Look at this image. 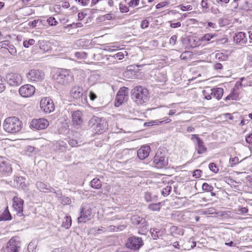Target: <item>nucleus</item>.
<instances>
[{
    "mask_svg": "<svg viewBox=\"0 0 252 252\" xmlns=\"http://www.w3.org/2000/svg\"><path fill=\"white\" fill-rule=\"evenodd\" d=\"M102 63L105 64H113L115 63L114 58L112 55H105L104 60Z\"/></svg>",
    "mask_w": 252,
    "mask_h": 252,
    "instance_id": "58836bf2",
    "label": "nucleus"
},
{
    "mask_svg": "<svg viewBox=\"0 0 252 252\" xmlns=\"http://www.w3.org/2000/svg\"><path fill=\"white\" fill-rule=\"evenodd\" d=\"M40 106L41 109L46 113H50L55 109L53 101L49 97L42 98L40 100Z\"/></svg>",
    "mask_w": 252,
    "mask_h": 252,
    "instance_id": "9b49d317",
    "label": "nucleus"
},
{
    "mask_svg": "<svg viewBox=\"0 0 252 252\" xmlns=\"http://www.w3.org/2000/svg\"><path fill=\"white\" fill-rule=\"evenodd\" d=\"M24 200L19 197L14 196L13 198V207L16 212L18 216L21 217L23 215Z\"/></svg>",
    "mask_w": 252,
    "mask_h": 252,
    "instance_id": "a211bd4d",
    "label": "nucleus"
},
{
    "mask_svg": "<svg viewBox=\"0 0 252 252\" xmlns=\"http://www.w3.org/2000/svg\"><path fill=\"white\" fill-rule=\"evenodd\" d=\"M202 171L200 169L195 170L192 174V176L195 178H199L201 176Z\"/></svg>",
    "mask_w": 252,
    "mask_h": 252,
    "instance_id": "e2e57ef3",
    "label": "nucleus"
},
{
    "mask_svg": "<svg viewBox=\"0 0 252 252\" xmlns=\"http://www.w3.org/2000/svg\"><path fill=\"white\" fill-rule=\"evenodd\" d=\"M19 92L22 96L29 97L34 94L35 88L32 85L26 84L20 88Z\"/></svg>",
    "mask_w": 252,
    "mask_h": 252,
    "instance_id": "f3484780",
    "label": "nucleus"
},
{
    "mask_svg": "<svg viewBox=\"0 0 252 252\" xmlns=\"http://www.w3.org/2000/svg\"><path fill=\"white\" fill-rule=\"evenodd\" d=\"M128 94V88L126 87L121 88L117 93L115 101V105L116 107H119L126 100Z\"/></svg>",
    "mask_w": 252,
    "mask_h": 252,
    "instance_id": "ddd939ff",
    "label": "nucleus"
},
{
    "mask_svg": "<svg viewBox=\"0 0 252 252\" xmlns=\"http://www.w3.org/2000/svg\"><path fill=\"white\" fill-rule=\"evenodd\" d=\"M200 5L203 13H206L210 12L211 5L208 0H202Z\"/></svg>",
    "mask_w": 252,
    "mask_h": 252,
    "instance_id": "bb28decb",
    "label": "nucleus"
},
{
    "mask_svg": "<svg viewBox=\"0 0 252 252\" xmlns=\"http://www.w3.org/2000/svg\"><path fill=\"white\" fill-rule=\"evenodd\" d=\"M6 50H7L9 53L12 55H15L17 53V50L15 46L10 42H9V43L8 44Z\"/></svg>",
    "mask_w": 252,
    "mask_h": 252,
    "instance_id": "c03bdc74",
    "label": "nucleus"
},
{
    "mask_svg": "<svg viewBox=\"0 0 252 252\" xmlns=\"http://www.w3.org/2000/svg\"><path fill=\"white\" fill-rule=\"evenodd\" d=\"M131 221L133 224L138 225L139 227L144 228L147 226V221L143 218L138 216H133L131 217Z\"/></svg>",
    "mask_w": 252,
    "mask_h": 252,
    "instance_id": "5701e85b",
    "label": "nucleus"
},
{
    "mask_svg": "<svg viewBox=\"0 0 252 252\" xmlns=\"http://www.w3.org/2000/svg\"><path fill=\"white\" fill-rule=\"evenodd\" d=\"M191 140L194 144L195 149L198 154H203L207 151V148L205 146L203 140L197 134L191 135Z\"/></svg>",
    "mask_w": 252,
    "mask_h": 252,
    "instance_id": "6e6552de",
    "label": "nucleus"
},
{
    "mask_svg": "<svg viewBox=\"0 0 252 252\" xmlns=\"http://www.w3.org/2000/svg\"><path fill=\"white\" fill-rule=\"evenodd\" d=\"M70 94L75 99H77L81 97L82 99L83 98L85 100L87 99L86 93L83 92V88L78 85H75L72 88L70 91Z\"/></svg>",
    "mask_w": 252,
    "mask_h": 252,
    "instance_id": "2eb2a0df",
    "label": "nucleus"
},
{
    "mask_svg": "<svg viewBox=\"0 0 252 252\" xmlns=\"http://www.w3.org/2000/svg\"><path fill=\"white\" fill-rule=\"evenodd\" d=\"M90 186L94 189H99L102 186L101 182L98 178H94L90 182Z\"/></svg>",
    "mask_w": 252,
    "mask_h": 252,
    "instance_id": "c756f323",
    "label": "nucleus"
},
{
    "mask_svg": "<svg viewBox=\"0 0 252 252\" xmlns=\"http://www.w3.org/2000/svg\"><path fill=\"white\" fill-rule=\"evenodd\" d=\"M247 37L244 32H237L233 36V41L236 44L243 45L247 43Z\"/></svg>",
    "mask_w": 252,
    "mask_h": 252,
    "instance_id": "aec40b11",
    "label": "nucleus"
},
{
    "mask_svg": "<svg viewBox=\"0 0 252 252\" xmlns=\"http://www.w3.org/2000/svg\"><path fill=\"white\" fill-rule=\"evenodd\" d=\"M151 151L149 146H143L137 151V156L141 160H143L147 158Z\"/></svg>",
    "mask_w": 252,
    "mask_h": 252,
    "instance_id": "4be33fe9",
    "label": "nucleus"
},
{
    "mask_svg": "<svg viewBox=\"0 0 252 252\" xmlns=\"http://www.w3.org/2000/svg\"><path fill=\"white\" fill-rule=\"evenodd\" d=\"M56 82L61 85L67 86L74 81L73 74L71 71L67 69H60L53 75Z\"/></svg>",
    "mask_w": 252,
    "mask_h": 252,
    "instance_id": "f257e3e1",
    "label": "nucleus"
},
{
    "mask_svg": "<svg viewBox=\"0 0 252 252\" xmlns=\"http://www.w3.org/2000/svg\"><path fill=\"white\" fill-rule=\"evenodd\" d=\"M213 97L220 100L223 94V90L220 88H214L212 89Z\"/></svg>",
    "mask_w": 252,
    "mask_h": 252,
    "instance_id": "393cba45",
    "label": "nucleus"
},
{
    "mask_svg": "<svg viewBox=\"0 0 252 252\" xmlns=\"http://www.w3.org/2000/svg\"><path fill=\"white\" fill-rule=\"evenodd\" d=\"M216 33H208L204 34L200 38V41L202 42L209 41L211 39H214L217 37Z\"/></svg>",
    "mask_w": 252,
    "mask_h": 252,
    "instance_id": "cd10ccee",
    "label": "nucleus"
},
{
    "mask_svg": "<svg viewBox=\"0 0 252 252\" xmlns=\"http://www.w3.org/2000/svg\"><path fill=\"white\" fill-rule=\"evenodd\" d=\"M170 232L172 235H183L184 234L183 229L176 226H171Z\"/></svg>",
    "mask_w": 252,
    "mask_h": 252,
    "instance_id": "7c9ffc66",
    "label": "nucleus"
},
{
    "mask_svg": "<svg viewBox=\"0 0 252 252\" xmlns=\"http://www.w3.org/2000/svg\"><path fill=\"white\" fill-rule=\"evenodd\" d=\"M104 56H105V55H103V54H100V53L94 54L92 56V59L94 61H103Z\"/></svg>",
    "mask_w": 252,
    "mask_h": 252,
    "instance_id": "09e8293b",
    "label": "nucleus"
},
{
    "mask_svg": "<svg viewBox=\"0 0 252 252\" xmlns=\"http://www.w3.org/2000/svg\"><path fill=\"white\" fill-rule=\"evenodd\" d=\"M127 55V52L126 51L120 52L117 54L112 55L115 61V63H117L118 60H121L124 58L125 55Z\"/></svg>",
    "mask_w": 252,
    "mask_h": 252,
    "instance_id": "2f4dec72",
    "label": "nucleus"
},
{
    "mask_svg": "<svg viewBox=\"0 0 252 252\" xmlns=\"http://www.w3.org/2000/svg\"><path fill=\"white\" fill-rule=\"evenodd\" d=\"M216 58L219 61H225L227 58V56L222 53H218L216 54Z\"/></svg>",
    "mask_w": 252,
    "mask_h": 252,
    "instance_id": "4d7b16f0",
    "label": "nucleus"
},
{
    "mask_svg": "<svg viewBox=\"0 0 252 252\" xmlns=\"http://www.w3.org/2000/svg\"><path fill=\"white\" fill-rule=\"evenodd\" d=\"M191 54L190 52L186 51L183 52L180 56L181 60H186L190 57Z\"/></svg>",
    "mask_w": 252,
    "mask_h": 252,
    "instance_id": "13d9d810",
    "label": "nucleus"
},
{
    "mask_svg": "<svg viewBox=\"0 0 252 252\" xmlns=\"http://www.w3.org/2000/svg\"><path fill=\"white\" fill-rule=\"evenodd\" d=\"M21 248V243L19 237L14 236L12 237L7 243L4 252H19Z\"/></svg>",
    "mask_w": 252,
    "mask_h": 252,
    "instance_id": "423d86ee",
    "label": "nucleus"
},
{
    "mask_svg": "<svg viewBox=\"0 0 252 252\" xmlns=\"http://www.w3.org/2000/svg\"><path fill=\"white\" fill-rule=\"evenodd\" d=\"M37 242L36 240L32 241L28 245V250L29 252H35Z\"/></svg>",
    "mask_w": 252,
    "mask_h": 252,
    "instance_id": "e433bc0d",
    "label": "nucleus"
},
{
    "mask_svg": "<svg viewBox=\"0 0 252 252\" xmlns=\"http://www.w3.org/2000/svg\"><path fill=\"white\" fill-rule=\"evenodd\" d=\"M7 83L11 86H17L22 83V78L20 74L16 73H9L6 75Z\"/></svg>",
    "mask_w": 252,
    "mask_h": 252,
    "instance_id": "4468645a",
    "label": "nucleus"
},
{
    "mask_svg": "<svg viewBox=\"0 0 252 252\" xmlns=\"http://www.w3.org/2000/svg\"><path fill=\"white\" fill-rule=\"evenodd\" d=\"M89 125L93 131L97 134H101L108 128V123L103 118L93 116L89 122Z\"/></svg>",
    "mask_w": 252,
    "mask_h": 252,
    "instance_id": "7ed1b4c3",
    "label": "nucleus"
},
{
    "mask_svg": "<svg viewBox=\"0 0 252 252\" xmlns=\"http://www.w3.org/2000/svg\"><path fill=\"white\" fill-rule=\"evenodd\" d=\"M143 245V242L141 238L131 236L128 238L126 243V247L133 250H138Z\"/></svg>",
    "mask_w": 252,
    "mask_h": 252,
    "instance_id": "1a4fd4ad",
    "label": "nucleus"
},
{
    "mask_svg": "<svg viewBox=\"0 0 252 252\" xmlns=\"http://www.w3.org/2000/svg\"><path fill=\"white\" fill-rule=\"evenodd\" d=\"M18 179L21 181L19 185V188H21L23 190H26L27 189V184L26 183V179L22 176H19Z\"/></svg>",
    "mask_w": 252,
    "mask_h": 252,
    "instance_id": "a19ab883",
    "label": "nucleus"
},
{
    "mask_svg": "<svg viewBox=\"0 0 252 252\" xmlns=\"http://www.w3.org/2000/svg\"><path fill=\"white\" fill-rule=\"evenodd\" d=\"M139 0H130L128 2V5L131 7H134L139 4Z\"/></svg>",
    "mask_w": 252,
    "mask_h": 252,
    "instance_id": "69168bd1",
    "label": "nucleus"
},
{
    "mask_svg": "<svg viewBox=\"0 0 252 252\" xmlns=\"http://www.w3.org/2000/svg\"><path fill=\"white\" fill-rule=\"evenodd\" d=\"M172 190V187L171 186H167L166 187L163 188L161 191V194L164 196H168L171 192Z\"/></svg>",
    "mask_w": 252,
    "mask_h": 252,
    "instance_id": "de8ad7c7",
    "label": "nucleus"
},
{
    "mask_svg": "<svg viewBox=\"0 0 252 252\" xmlns=\"http://www.w3.org/2000/svg\"><path fill=\"white\" fill-rule=\"evenodd\" d=\"M61 203L63 205H69L71 203V199L67 196H63L60 199Z\"/></svg>",
    "mask_w": 252,
    "mask_h": 252,
    "instance_id": "49530a36",
    "label": "nucleus"
},
{
    "mask_svg": "<svg viewBox=\"0 0 252 252\" xmlns=\"http://www.w3.org/2000/svg\"><path fill=\"white\" fill-rule=\"evenodd\" d=\"M9 42H10L8 40H3L2 41H0V50H1L2 49H6L7 47L8 46Z\"/></svg>",
    "mask_w": 252,
    "mask_h": 252,
    "instance_id": "0e129e2a",
    "label": "nucleus"
},
{
    "mask_svg": "<svg viewBox=\"0 0 252 252\" xmlns=\"http://www.w3.org/2000/svg\"><path fill=\"white\" fill-rule=\"evenodd\" d=\"M71 116V122L73 126L76 128L81 127L83 122L82 112L79 110L73 111Z\"/></svg>",
    "mask_w": 252,
    "mask_h": 252,
    "instance_id": "dca6fc26",
    "label": "nucleus"
},
{
    "mask_svg": "<svg viewBox=\"0 0 252 252\" xmlns=\"http://www.w3.org/2000/svg\"><path fill=\"white\" fill-rule=\"evenodd\" d=\"M230 1V0H216V2L219 6H226Z\"/></svg>",
    "mask_w": 252,
    "mask_h": 252,
    "instance_id": "052dcab7",
    "label": "nucleus"
},
{
    "mask_svg": "<svg viewBox=\"0 0 252 252\" xmlns=\"http://www.w3.org/2000/svg\"><path fill=\"white\" fill-rule=\"evenodd\" d=\"M228 41V39L226 36L224 35L221 38H216L215 40L211 41V43L215 42L217 44H223L226 43Z\"/></svg>",
    "mask_w": 252,
    "mask_h": 252,
    "instance_id": "79ce46f5",
    "label": "nucleus"
},
{
    "mask_svg": "<svg viewBox=\"0 0 252 252\" xmlns=\"http://www.w3.org/2000/svg\"><path fill=\"white\" fill-rule=\"evenodd\" d=\"M93 218L92 210L88 205H83L81 207L80 216L77 219L78 222L85 223L91 220Z\"/></svg>",
    "mask_w": 252,
    "mask_h": 252,
    "instance_id": "39448f33",
    "label": "nucleus"
},
{
    "mask_svg": "<svg viewBox=\"0 0 252 252\" xmlns=\"http://www.w3.org/2000/svg\"><path fill=\"white\" fill-rule=\"evenodd\" d=\"M149 25V22L147 20H143L141 23V28L143 29H146L148 27Z\"/></svg>",
    "mask_w": 252,
    "mask_h": 252,
    "instance_id": "774afa93",
    "label": "nucleus"
},
{
    "mask_svg": "<svg viewBox=\"0 0 252 252\" xmlns=\"http://www.w3.org/2000/svg\"><path fill=\"white\" fill-rule=\"evenodd\" d=\"M49 125V122L45 119L33 120L31 122V126L37 130L43 129Z\"/></svg>",
    "mask_w": 252,
    "mask_h": 252,
    "instance_id": "6ab92c4d",
    "label": "nucleus"
},
{
    "mask_svg": "<svg viewBox=\"0 0 252 252\" xmlns=\"http://www.w3.org/2000/svg\"><path fill=\"white\" fill-rule=\"evenodd\" d=\"M202 93L205 98L207 100H210L213 97L212 89L203 90Z\"/></svg>",
    "mask_w": 252,
    "mask_h": 252,
    "instance_id": "4c0bfd02",
    "label": "nucleus"
},
{
    "mask_svg": "<svg viewBox=\"0 0 252 252\" xmlns=\"http://www.w3.org/2000/svg\"><path fill=\"white\" fill-rule=\"evenodd\" d=\"M161 202L150 204L148 205V209L152 211H159L161 207Z\"/></svg>",
    "mask_w": 252,
    "mask_h": 252,
    "instance_id": "c9c22d12",
    "label": "nucleus"
},
{
    "mask_svg": "<svg viewBox=\"0 0 252 252\" xmlns=\"http://www.w3.org/2000/svg\"><path fill=\"white\" fill-rule=\"evenodd\" d=\"M132 98L138 104L146 102L149 97L148 90L141 86L135 87L131 91Z\"/></svg>",
    "mask_w": 252,
    "mask_h": 252,
    "instance_id": "f03ea898",
    "label": "nucleus"
},
{
    "mask_svg": "<svg viewBox=\"0 0 252 252\" xmlns=\"http://www.w3.org/2000/svg\"><path fill=\"white\" fill-rule=\"evenodd\" d=\"M162 122H160L159 120H157L155 121H151L150 122H146L144 123V126H150L154 125H158L159 124L162 123Z\"/></svg>",
    "mask_w": 252,
    "mask_h": 252,
    "instance_id": "864d4df0",
    "label": "nucleus"
},
{
    "mask_svg": "<svg viewBox=\"0 0 252 252\" xmlns=\"http://www.w3.org/2000/svg\"><path fill=\"white\" fill-rule=\"evenodd\" d=\"M179 7L182 11H190L192 9V6L191 5H187L186 6L180 5Z\"/></svg>",
    "mask_w": 252,
    "mask_h": 252,
    "instance_id": "680f3d73",
    "label": "nucleus"
},
{
    "mask_svg": "<svg viewBox=\"0 0 252 252\" xmlns=\"http://www.w3.org/2000/svg\"><path fill=\"white\" fill-rule=\"evenodd\" d=\"M54 147L56 150L64 152L67 150V145L63 141H57L54 143Z\"/></svg>",
    "mask_w": 252,
    "mask_h": 252,
    "instance_id": "b1692460",
    "label": "nucleus"
},
{
    "mask_svg": "<svg viewBox=\"0 0 252 252\" xmlns=\"http://www.w3.org/2000/svg\"><path fill=\"white\" fill-rule=\"evenodd\" d=\"M153 162L155 166L158 168H162L168 164V158L165 153L158 150L154 159Z\"/></svg>",
    "mask_w": 252,
    "mask_h": 252,
    "instance_id": "0eeeda50",
    "label": "nucleus"
},
{
    "mask_svg": "<svg viewBox=\"0 0 252 252\" xmlns=\"http://www.w3.org/2000/svg\"><path fill=\"white\" fill-rule=\"evenodd\" d=\"M36 188L40 191L43 192H50L54 191V189L52 188L50 185L46 183L38 181L36 183Z\"/></svg>",
    "mask_w": 252,
    "mask_h": 252,
    "instance_id": "412c9836",
    "label": "nucleus"
},
{
    "mask_svg": "<svg viewBox=\"0 0 252 252\" xmlns=\"http://www.w3.org/2000/svg\"><path fill=\"white\" fill-rule=\"evenodd\" d=\"M5 88V80L1 75H0V93L3 92Z\"/></svg>",
    "mask_w": 252,
    "mask_h": 252,
    "instance_id": "8fccbe9b",
    "label": "nucleus"
},
{
    "mask_svg": "<svg viewBox=\"0 0 252 252\" xmlns=\"http://www.w3.org/2000/svg\"><path fill=\"white\" fill-rule=\"evenodd\" d=\"M155 196H153L152 193L149 192L145 193L144 198L147 202H150L154 200Z\"/></svg>",
    "mask_w": 252,
    "mask_h": 252,
    "instance_id": "5fc2aeb1",
    "label": "nucleus"
},
{
    "mask_svg": "<svg viewBox=\"0 0 252 252\" xmlns=\"http://www.w3.org/2000/svg\"><path fill=\"white\" fill-rule=\"evenodd\" d=\"M177 39V35H172L169 39V44L171 45H174L176 44Z\"/></svg>",
    "mask_w": 252,
    "mask_h": 252,
    "instance_id": "338daca9",
    "label": "nucleus"
},
{
    "mask_svg": "<svg viewBox=\"0 0 252 252\" xmlns=\"http://www.w3.org/2000/svg\"><path fill=\"white\" fill-rule=\"evenodd\" d=\"M239 99V94L235 91L234 89L231 93L225 97V100H237Z\"/></svg>",
    "mask_w": 252,
    "mask_h": 252,
    "instance_id": "72a5a7b5",
    "label": "nucleus"
},
{
    "mask_svg": "<svg viewBox=\"0 0 252 252\" xmlns=\"http://www.w3.org/2000/svg\"><path fill=\"white\" fill-rule=\"evenodd\" d=\"M199 212L200 215H212L216 213V210L213 207H211L205 210H201Z\"/></svg>",
    "mask_w": 252,
    "mask_h": 252,
    "instance_id": "f704fd0d",
    "label": "nucleus"
},
{
    "mask_svg": "<svg viewBox=\"0 0 252 252\" xmlns=\"http://www.w3.org/2000/svg\"><path fill=\"white\" fill-rule=\"evenodd\" d=\"M12 172L11 165L7 160L0 159V177H5L10 175Z\"/></svg>",
    "mask_w": 252,
    "mask_h": 252,
    "instance_id": "f8f14e48",
    "label": "nucleus"
},
{
    "mask_svg": "<svg viewBox=\"0 0 252 252\" xmlns=\"http://www.w3.org/2000/svg\"><path fill=\"white\" fill-rule=\"evenodd\" d=\"M209 168L211 171L215 173L219 171V168L215 163H210L209 165Z\"/></svg>",
    "mask_w": 252,
    "mask_h": 252,
    "instance_id": "bf43d9fd",
    "label": "nucleus"
},
{
    "mask_svg": "<svg viewBox=\"0 0 252 252\" xmlns=\"http://www.w3.org/2000/svg\"><path fill=\"white\" fill-rule=\"evenodd\" d=\"M35 43V40L33 39H29L23 41V45L25 48H28Z\"/></svg>",
    "mask_w": 252,
    "mask_h": 252,
    "instance_id": "a18cd8bd",
    "label": "nucleus"
},
{
    "mask_svg": "<svg viewBox=\"0 0 252 252\" xmlns=\"http://www.w3.org/2000/svg\"><path fill=\"white\" fill-rule=\"evenodd\" d=\"M202 188L203 190L208 192L212 191L214 189L213 187L206 183L203 184Z\"/></svg>",
    "mask_w": 252,
    "mask_h": 252,
    "instance_id": "3c124183",
    "label": "nucleus"
},
{
    "mask_svg": "<svg viewBox=\"0 0 252 252\" xmlns=\"http://www.w3.org/2000/svg\"><path fill=\"white\" fill-rule=\"evenodd\" d=\"M47 22L48 24L51 26H56L58 24L57 21L55 19V18L52 16L49 17L47 19Z\"/></svg>",
    "mask_w": 252,
    "mask_h": 252,
    "instance_id": "603ef678",
    "label": "nucleus"
},
{
    "mask_svg": "<svg viewBox=\"0 0 252 252\" xmlns=\"http://www.w3.org/2000/svg\"><path fill=\"white\" fill-rule=\"evenodd\" d=\"M63 222L62 226L65 229H69L72 223L71 218L70 216H66Z\"/></svg>",
    "mask_w": 252,
    "mask_h": 252,
    "instance_id": "473e14b6",
    "label": "nucleus"
},
{
    "mask_svg": "<svg viewBox=\"0 0 252 252\" xmlns=\"http://www.w3.org/2000/svg\"><path fill=\"white\" fill-rule=\"evenodd\" d=\"M11 219L12 216L7 208H6L2 213L0 215V221L3 220H10Z\"/></svg>",
    "mask_w": 252,
    "mask_h": 252,
    "instance_id": "c85d7f7f",
    "label": "nucleus"
},
{
    "mask_svg": "<svg viewBox=\"0 0 252 252\" xmlns=\"http://www.w3.org/2000/svg\"><path fill=\"white\" fill-rule=\"evenodd\" d=\"M88 54L84 52H76L74 54V56L78 59H86L87 57Z\"/></svg>",
    "mask_w": 252,
    "mask_h": 252,
    "instance_id": "37998d69",
    "label": "nucleus"
},
{
    "mask_svg": "<svg viewBox=\"0 0 252 252\" xmlns=\"http://www.w3.org/2000/svg\"><path fill=\"white\" fill-rule=\"evenodd\" d=\"M119 9L121 12L126 13L129 11V6H127L122 3H120L119 4Z\"/></svg>",
    "mask_w": 252,
    "mask_h": 252,
    "instance_id": "6e6d98bb",
    "label": "nucleus"
},
{
    "mask_svg": "<svg viewBox=\"0 0 252 252\" xmlns=\"http://www.w3.org/2000/svg\"><path fill=\"white\" fill-rule=\"evenodd\" d=\"M27 78L31 82H40L43 80L44 77V72L39 69H31L27 73Z\"/></svg>",
    "mask_w": 252,
    "mask_h": 252,
    "instance_id": "9d476101",
    "label": "nucleus"
},
{
    "mask_svg": "<svg viewBox=\"0 0 252 252\" xmlns=\"http://www.w3.org/2000/svg\"><path fill=\"white\" fill-rule=\"evenodd\" d=\"M22 125V123L18 118L15 117H11L4 120L3 127L6 132L15 133L21 130Z\"/></svg>",
    "mask_w": 252,
    "mask_h": 252,
    "instance_id": "20e7f679",
    "label": "nucleus"
},
{
    "mask_svg": "<svg viewBox=\"0 0 252 252\" xmlns=\"http://www.w3.org/2000/svg\"><path fill=\"white\" fill-rule=\"evenodd\" d=\"M150 232L152 237L155 240L159 238V237L162 235V231L161 230L156 228H151Z\"/></svg>",
    "mask_w": 252,
    "mask_h": 252,
    "instance_id": "a878e982",
    "label": "nucleus"
},
{
    "mask_svg": "<svg viewBox=\"0 0 252 252\" xmlns=\"http://www.w3.org/2000/svg\"><path fill=\"white\" fill-rule=\"evenodd\" d=\"M239 163V159L237 157H231L229 161V166L233 167Z\"/></svg>",
    "mask_w": 252,
    "mask_h": 252,
    "instance_id": "ea45409f",
    "label": "nucleus"
}]
</instances>
